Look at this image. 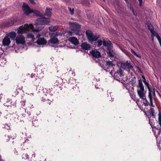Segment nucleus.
Masks as SVG:
<instances>
[{"label": "nucleus", "instance_id": "nucleus-1", "mask_svg": "<svg viewBox=\"0 0 161 161\" xmlns=\"http://www.w3.org/2000/svg\"><path fill=\"white\" fill-rule=\"evenodd\" d=\"M43 28L42 27H39L36 28H34L32 24H25L19 27L18 28L17 33L19 34H22L27 33L28 31H38L42 30Z\"/></svg>", "mask_w": 161, "mask_h": 161}, {"label": "nucleus", "instance_id": "nucleus-2", "mask_svg": "<svg viewBox=\"0 0 161 161\" xmlns=\"http://www.w3.org/2000/svg\"><path fill=\"white\" fill-rule=\"evenodd\" d=\"M137 92L140 98L146 100L144 104L145 106L148 105V103L146 99V91L145 90L144 87L142 83V80L139 79L138 80V85L137 86Z\"/></svg>", "mask_w": 161, "mask_h": 161}, {"label": "nucleus", "instance_id": "nucleus-3", "mask_svg": "<svg viewBox=\"0 0 161 161\" xmlns=\"http://www.w3.org/2000/svg\"><path fill=\"white\" fill-rule=\"evenodd\" d=\"M22 7L24 14L26 15L32 13L36 16L41 17H42L43 16V14L40 13L39 11L37 10L31 9L29 6L25 3H23Z\"/></svg>", "mask_w": 161, "mask_h": 161}, {"label": "nucleus", "instance_id": "nucleus-4", "mask_svg": "<svg viewBox=\"0 0 161 161\" xmlns=\"http://www.w3.org/2000/svg\"><path fill=\"white\" fill-rule=\"evenodd\" d=\"M69 24L70 28L72 31H74L73 33L77 31V32H75V34H77V33L79 31L80 28V25L75 22H69ZM68 33L69 36H71L73 34V33L70 31L68 32Z\"/></svg>", "mask_w": 161, "mask_h": 161}, {"label": "nucleus", "instance_id": "nucleus-5", "mask_svg": "<svg viewBox=\"0 0 161 161\" xmlns=\"http://www.w3.org/2000/svg\"><path fill=\"white\" fill-rule=\"evenodd\" d=\"M86 34L88 41L91 42L97 41L100 37L99 35H94L92 31L89 30L86 31Z\"/></svg>", "mask_w": 161, "mask_h": 161}, {"label": "nucleus", "instance_id": "nucleus-6", "mask_svg": "<svg viewBox=\"0 0 161 161\" xmlns=\"http://www.w3.org/2000/svg\"><path fill=\"white\" fill-rule=\"evenodd\" d=\"M120 65L121 68L127 70H130L133 68V66L130 61H127L126 62L124 63H120L119 64Z\"/></svg>", "mask_w": 161, "mask_h": 161}, {"label": "nucleus", "instance_id": "nucleus-7", "mask_svg": "<svg viewBox=\"0 0 161 161\" xmlns=\"http://www.w3.org/2000/svg\"><path fill=\"white\" fill-rule=\"evenodd\" d=\"M50 22L49 18L43 17L37 19L35 23V25H48Z\"/></svg>", "mask_w": 161, "mask_h": 161}, {"label": "nucleus", "instance_id": "nucleus-8", "mask_svg": "<svg viewBox=\"0 0 161 161\" xmlns=\"http://www.w3.org/2000/svg\"><path fill=\"white\" fill-rule=\"evenodd\" d=\"M123 71L121 69H120L118 70L114 74V78L118 81H120L123 76Z\"/></svg>", "mask_w": 161, "mask_h": 161}, {"label": "nucleus", "instance_id": "nucleus-9", "mask_svg": "<svg viewBox=\"0 0 161 161\" xmlns=\"http://www.w3.org/2000/svg\"><path fill=\"white\" fill-rule=\"evenodd\" d=\"M15 41L17 44H23L25 42V38L23 35L18 36L16 38Z\"/></svg>", "mask_w": 161, "mask_h": 161}, {"label": "nucleus", "instance_id": "nucleus-10", "mask_svg": "<svg viewBox=\"0 0 161 161\" xmlns=\"http://www.w3.org/2000/svg\"><path fill=\"white\" fill-rule=\"evenodd\" d=\"M51 38L49 41V43L51 46H53L54 44H58L59 42V40L58 39L53 36H51Z\"/></svg>", "mask_w": 161, "mask_h": 161}, {"label": "nucleus", "instance_id": "nucleus-11", "mask_svg": "<svg viewBox=\"0 0 161 161\" xmlns=\"http://www.w3.org/2000/svg\"><path fill=\"white\" fill-rule=\"evenodd\" d=\"M146 25H147L148 29L151 32L152 35L156 36V34H158L154 30L153 27L150 23L148 22L146 23Z\"/></svg>", "mask_w": 161, "mask_h": 161}, {"label": "nucleus", "instance_id": "nucleus-12", "mask_svg": "<svg viewBox=\"0 0 161 161\" xmlns=\"http://www.w3.org/2000/svg\"><path fill=\"white\" fill-rule=\"evenodd\" d=\"M10 43V40L8 35H6L3 41V45L4 46H8Z\"/></svg>", "mask_w": 161, "mask_h": 161}, {"label": "nucleus", "instance_id": "nucleus-13", "mask_svg": "<svg viewBox=\"0 0 161 161\" xmlns=\"http://www.w3.org/2000/svg\"><path fill=\"white\" fill-rule=\"evenodd\" d=\"M103 45L107 47V49L110 48H112L113 46L112 43L109 41H105L103 39Z\"/></svg>", "mask_w": 161, "mask_h": 161}, {"label": "nucleus", "instance_id": "nucleus-14", "mask_svg": "<svg viewBox=\"0 0 161 161\" xmlns=\"http://www.w3.org/2000/svg\"><path fill=\"white\" fill-rule=\"evenodd\" d=\"M91 53L93 57L96 58H99L101 56L100 53L97 50L95 49L92 50Z\"/></svg>", "mask_w": 161, "mask_h": 161}, {"label": "nucleus", "instance_id": "nucleus-15", "mask_svg": "<svg viewBox=\"0 0 161 161\" xmlns=\"http://www.w3.org/2000/svg\"><path fill=\"white\" fill-rule=\"evenodd\" d=\"M36 43L39 45H45L47 43V41L44 39V38H41L38 39Z\"/></svg>", "mask_w": 161, "mask_h": 161}, {"label": "nucleus", "instance_id": "nucleus-16", "mask_svg": "<svg viewBox=\"0 0 161 161\" xmlns=\"http://www.w3.org/2000/svg\"><path fill=\"white\" fill-rule=\"evenodd\" d=\"M69 40L73 44L76 45L78 43V41L77 39L75 37H70Z\"/></svg>", "mask_w": 161, "mask_h": 161}, {"label": "nucleus", "instance_id": "nucleus-17", "mask_svg": "<svg viewBox=\"0 0 161 161\" xmlns=\"http://www.w3.org/2000/svg\"><path fill=\"white\" fill-rule=\"evenodd\" d=\"M81 47L83 49L86 50H89L91 48L90 45L86 43H83L81 45Z\"/></svg>", "mask_w": 161, "mask_h": 161}, {"label": "nucleus", "instance_id": "nucleus-18", "mask_svg": "<svg viewBox=\"0 0 161 161\" xmlns=\"http://www.w3.org/2000/svg\"><path fill=\"white\" fill-rule=\"evenodd\" d=\"M107 53L108 55L111 57H113L115 53L113 51V50L112 49V48H110L107 49Z\"/></svg>", "mask_w": 161, "mask_h": 161}, {"label": "nucleus", "instance_id": "nucleus-19", "mask_svg": "<svg viewBox=\"0 0 161 161\" xmlns=\"http://www.w3.org/2000/svg\"><path fill=\"white\" fill-rule=\"evenodd\" d=\"M52 10V9L50 8H46L45 10V15L47 16H50L51 15Z\"/></svg>", "mask_w": 161, "mask_h": 161}, {"label": "nucleus", "instance_id": "nucleus-20", "mask_svg": "<svg viewBox=\"0 0 161 161\" xmlns=\"http://www.w3.org/2000/svg\"><path fill=\"white\" fill-rule=\"evenodd\" d=\"M125 1L126 2V3L127 4V6L128 7L130 8V10L132 12H133V14L136 16V14L134 12V9L133 8L131 7V4L129 3L128 1V0H125Z\"/></svg>", "mask_w": 161, "mask_h": 161}, {"label": "nucleus", "instance_id": "nucleus-21", "mask_svg": "<svg viewBox=\"0 0 161 161\" xmlns=\"http://www.w3.org/2000/svg\"><path fill=\"white\" fill-rule=\"evenodd\" d=\"M7 35L8 36V37H10L11 38L14 39L16 36V33L14 32H11Z\"/></svg>", "mask_w": 161, "mask_h": 161}, {"label": "nucleus", "instance_id": "nucleus-22", "mask_svg": "<svg viewBox=\"0 0 161 161\" xmlns=\"http://www.w3.org/2000/svg\"><path fill=\"white\" fill-rule=\"evenodd\" d=\"M106 65L107 66V67L110 68L113 67L114 64L113 61H106Z\"/></svg>", "mask_w": 161, "mask_h": 161}, {"label": "nucleus", "instance_id": "nucleus-23", "mask_svg": "<svg viewBox=\"0 0 161 161\" xmlns=\"http://www.w3.org/2000/svg\"><path fill=\"white\" fill-rule=\"evenodd\" d=\"M58 27L57 26H51L49 27V29L51 31H54L58 29Z\"/></svg>", "mask_w": 161, "mask_h": 161}, {"label": "nucleus", "instance_id": "nucleus-24", "mask_svg": "<svg viewBox=\"0 0 161 161\" xmlns=\"http://www.w3.org/2000/svg\"><path fill=\"white\" fill-rule=\"evenodd\" d=\"M130 84L133 86H135L136 83V78L134 77L132 79L130 82Z\"/></svg>", "mask_w": 161, "mask_h": 161}, {"label": "nucleus", "instance_id": "nucleus-25", "mask_svg": "<svg viewBox=\"0 0 161 161\" xmlns=\"http://www.w3.org/2000/svg\"><path fill=\"white\" fill-rule=\"evenodd\" d=\"M148 97L149 99V101L150 102L151 105L152 107H154V105H153L152 101V96L151 93L150 92L149 93Z\"/></svg>", "mask_w": 161, "mask_h": 161}, {"label": "nucleus", "instance_id": "nucleus-26", "mask_svg": "<svg viewBox=\"0 0 161 161\" xmlns=\"http://www.w3.org/2000/svg\"><path fill=\"white\" fill-rule=\"evenodd\" d=\"M97 44V45L98 47H99L102 45V43H103V41L99 39L96 43Z\"/></svg>", "mask_w": 161, "mask_h": 161}, {"label": "nucleus", "instance_id": "nucleus-27", "mask_svg": "<svg viewBox=\"0 0 161 161\" xmlns=\"http://www.w3.org/2000/svg\"><path fill=\"white\" fill-rule=\"evenodd\" d=\"M27 37L28 38H31L32 40L35 39L34 36L31 33H29L27 34Z\"/></svg>", "mask_w": 161, "mask_h": 161}, {"label": "nucleus", "instance_id": "nucleus-28", "mask_svg": "<svg viewBox=\"0 0 161 161\" xmlns=\"http://www.w3.org/2000/svg\"><path fill=\"white\" fill-rule=\"evenodd\" d=\"M151 116L153 117H155L154 111L153 108H151L150 110Z\"/></svg>", "mask_w": 161, "mask_h": 161}, {"label": "nucleus", "instance_id": "nucleus-29", "mask_svg": "<svg viewBox=\"0 0 161 161\" xmlns=\"http://www.w3.org/2000/svg\"><path fill=\"white\" fill-rule=\"evenodd\" d=\"M62 35V34L58 32H56L55 33H53L51 35L53 36H55L56 37L57 36H61Z\"/></svg>", "mask_w": 161, "mask_h": 161}, {"label": "nucleus", "instance_id": "nucleus-30", "mask_svg": "<svg viewBox=\"0 0 161 161\" xmlns=\"http://www.w3.org/2000/svg\"><path fill=\"white\" fill-rule=\"evenodd\" d=\"M131 53L134 54V55H135V56H136V57H138V58H141V55H139V54H137L132 49H131Z\"/></svg>", "mask_w": 161, "mask_h": 161}, {"label": "nucleus", "instance_id": "nucleus-31", "mask_svg": "<svg viewBox=\"0 0 161 161\" xmlns=\"http://www.w3.org/2000/svg\"><path fill=\"white\" fill-rule=\"evenodd\" d=\"M158 120L159 124L160 125L161 128V114L159 112L158 114Z\"/></svg>", "mask_w": 161, "mask_h": 161}, {"label": "nucleus", "instance_id": "nucleus-32", "mask_svg": "<svg viewBox=\"0 0 161 161\" xmlns=\"http://www.w3.org/2000/svg\"><path fill=\"white\" fill-rule=\"evenodd\" d=\"M155 36L157 37V39H158L159 43L161 47V39L160 38V37L159 36L158 34H156Z\"/></svg>", "mask_w": 161, "mask_h": 161}, {"label": "nucleus", "instance_id": "nucleus-33", "mask_svg": "<svg viewBox=\"0 0 161 161\" xmlns=\"http://www.w3.org/2000/svg\"><path fill=\"white\" fill-rule=\"evenodd\" d=\"M10 124H5L4 125V128L7 130H8L10 129Z\"/></svg>", "mask_w": 161, "mask_h": 161}, {"label": "nucleus", "instance_id": "nucleus-34", "mask_svg": "<svg viewBox=\"0 0 161 161\" xmlns=\"http://www.w3.org/2000/svg\"><path fill=\"white\" fill-rule=\"evenodd\" d=\"M69 9L70 11V13L71 14H74V8H71L69 7Z\"/></svg>", "mask_w": 161, "mask_h": 161}, {"label": "nucleus", "instance_id": "nucleus-35", "mask_svg": "<svg viewBox=\"0 0 161 161\" xmlns=\"http://www.w3.org/2000/svg\"><path fill=\"white\" fill-rule=\"evenodd\" d=\"M22 158L25 159H27L29 158V156L26 153L25 154H24L22 155Z\"/></svg>", "mask_w": 161, "mask_h": 161}, {"label": "nucleus", "instance_id": "nucleus-36", "mask_svg": "<svg viewBox=\"0 0 161 161\" xmlns=\"http://www.w3.org/2000/svg\"><path fill=\"white\" fill-rule=\"evenodd\" d=\"M144 84L146 86H147L148 89V90L149 91H150V88L149 87V83L147 82L145 83H144Z\"/></svg>", "mask_w": 161, "mask_h": 161}, {"label": "nucleus", "instance_id": "nucleus-37", "mask_svg": "<svg viewBox=\"0 0 161 161\" xmlns=\"http://www.w3.org/2000/svg\"><path fill=\"white\" fill-rule=\"evenodd\" d=\"M139 2L140 6H142V0H138Z\"/></svg>", "mask_w": 161, "mask_h": 161}, {"label": "nucleus", "instance_id": "nucleus-38", "mask_svg": "<svg viewBox=\"0 0 161 161\" xmlns=\"http://www.w3.org/2000/svg\"><path fill=\"white\" fill-rule=\"evenodd\" d=\"M41 36V35L40 34H38L37 35L36 37L37 38H38V39H40V37Z\"/></svg>", "mask_w": 161, "mask_h": 161}, {"label": "nucleus", "instance_id": "nucleus-39", "mask_svg": "<svg viewBox=\"0 0 161 161\" xmlns=\"http://www.w3.org/2000/svg\"><path fill=\"white\" fill-rule=\"evenodd\" d=\"M29 0L32 4H34L35 3V1H34V0Z\"/></svg>", "mask_w": 161, "mask_h": 161}, {"label": "nucleus", "instance_id": "nucleus-40", "mask_svg": "<svg viewBox=\"0 0 161 161\" xmlns=\"http://www.w3.org/2000/svg\"><path fill=\"white\" fill-rule=\"evenodd\" d=\"M142 81L144 82V83H145L147 82V81H146V79L145 78H144V79H143V81H142Z\"/></svg>", "mask_w": 161, "mask_h": 161}, {"label": "nucleus", "instance_id": "nucleus-41", "mask_svg": "<svg viewBox=\"0 0 161 161\" xmlns=\"http://www.w3.org/2000/svg\"><path fill=\"white\" fill-rule=\"evenodd\" d=\"M155 36L153 35H152V41H153V39H154V36Z\"/></svg>", "mask_w": 161, "mask_h": 161}, {"label": "nucleus", "instance_id": "nucleus-42", "mask_svg": "<svg viewBox=\"0 0 161 161\" xmlns=\"http://www.w3.org/2000/svg\"><path fill=\"white\" fill-rule=\"evenodd\" d=\"M142 77L143 78V79H144V78H145V77H144L143 75H142Z\"/></svg>", "mask_w": 161, "mask_h": 161}, {"label": "nucleus", "instance_id": "nucleus-43", "mask_svg": "<svg viewBox=\"0 0 161 161\" xmlns=\"http://www.w3.org/2000/svg\"><path fill=\"white\" fill-rule=\"evenodd\" d=\"M32 156H34V157H35V154H33L32 155Z\"/></svg>", "mask_w": 161, "mask_h": 161}, {"label": "nucleus", "instance_id": "nucleus-44", "mask_svg": "<svg viewBox=\"0 0 161 161\" xmlns=\"http://www.w3.org/2000/svg\"><path fill=\"white\" fill-rule=\"evenodd\" d=\"M44 90V92L46 91L47 90V89H43Z\"/></svg>", "mask_w": 161, "mask_h": 161}, {"label": "nucleus", "instance_id": "nucleus-45", "mask_svg": "<svg viewBox=\"0 0 161 161\" xmlns=\"http://www.w3.org/2000/svg\"><path fill=\"white\" fill-rule=\"evenodd\" d=\"M103 0L104 1L105 0Z\"/></svg>", "mask_w": 161, "mask_h": 161}]
</instances>
